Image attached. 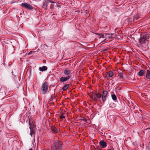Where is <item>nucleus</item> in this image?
<instances>
[{"instance_id": "2", "label": "nucleus", "mask_w": 150, "mask_h": 150, "mask_svg": "<svg viewBox=\"0 0 150 150\" xmlns=\"http://www.w3.org/2000/svg\"><path fill=\"white\" fill-rule=\"evenodd\" d=\"M150 36L149 35L146 34L142 35L139 39V42L141 44H144L147 43V40Z\"/></svg>"}, {"instance_id": "23", "label": "nucleus", "mask_w": 150, "mask_h": 150, "mask_svg": "<svg viewBox=\"0 0 150 150\" xmlns=\"http://www.w3.org/2000/svg\"><path fill=\"white\" fill-rule=\"evenodd\" d=\"M134 18H135V20L138 19L139 18V17L138 15H137L136 16H135V17Z\"/></svg>"}, {"instance_id": "15", "label": "nucleus", "mask_w": 150, "mask_h": 150, "mask_svg": "<svg viewBox=\"0 0 150 150\" xmlns=\"http://www.w3.org/2000/svg\"><path fill=\"white\" fill-rule=\"evenodd\" d=\"M71 84H67L65 85L62 88V90L63 91H66L69 87H70L71 86Z\"/></svg>"}, {"instance_id": "21", "label": "nucleus", "mask_w": 150, "mask_h": 150, "mask_svg": "<svg viewBox=\"0 0 150 150\" xmlns=\"http://www.w3.org/2000/svg\"><path fill=\"white\" fill-rule=\"evenodd\" d=\"M64 113H62L61 115V116L60 117V118L61 119H63L64 118H65V116L64 115Z\"/></svg>"}, {"instance_id": "17", "label": "nucleus", "mask_w": 150, "mask_h": 150, "mask_svg": "<svg viewBox=\"0 0 150 150\" xmlns=\"http://www.w3.org/2000/svg\"><path fill=\"white\" fill-rule=\"evenodd\" d=\"M144 70H141L139 72V75L140 76H142L144 75Z\"/></svg>"}, {"instance_id": "3", "label": "nucleus", "mask_w": 150, "mask_h": 150, "mask_svg": "<svg viewBox=\"0 0 150 150\" xmlns=\"http://www.w3.org/2000/svg\"><path fill=\"white\" fill-rule=\"evenodd\" d=\"M102 97V95L100 93H94L92 96V99L93 100L95 101H100V99Z\"/></svg>"}, {"instance_id": "30", "label": "nucleus", "mask_w": 150, "mask_h": 150, "mask_svg": "<svg viewBox=\"0 0 150 150\" xmlns=\"http://www.w3.org/2000/svg\"><path fill=\"white\" fill-rule=\"evenodd\" d=\"M110 150H114L113 148H112L111 149H110Z\"/></svg>"}, {"instance_id": "20", "label": "nucleus", "mask_w": 150, "mask_h": 150, "mask_svg": "<svg viewBox=\"0 0 150 150\" xmlns=\"http://www.w3.org/2000/svg\"><path fill=\"white\" fill-rule=\"evenodd\" d=\"M123 74L122 72H120L119 73L118 76H119L120 79H122L123 78Z\"/></svg>"}, {"instance_id": "25", "label": "nucleus", "mask_w": 150, "mask_h": 150, "mask_svg": "<svg viewBox=\"0 0 150 150\" xmlns=\"http://www.w3.org/2000/svg\"><path fill=\"white\" fill-rule=\"evenodd\" d=\"M105 78L107 79H109L110 78V77L109 76H105Z\"/></svg>"}, {"instance_id": "10", "label": "nucleus", "mask_w": 150, "mask_h": 150, "mask_svg": "<svg viewBox=\"0 0 150 150\" xmlns=\"http://www.w3.org/2000/svg\"><path fill=\"white\" fill-rule=\"evenodd\" d=\"M50 3L49 0H45L43 3L42 7L45 10H47V6L48 4Z\"/></svg>"}, {"instance_id": "28", "label": "nucleus", "mask_w": 150, "mask_h": 150, "mask_svg": "<svg viewBox=\"0 0 150 150\" xmlns=\"http://www.w3.org/2000/svg\"><path fill=\"white\" fill-rule=\"evenodd\" d=\"M56 6L57 7H60V6L59 5L57 4H56Z\"/></svg>"}, {"instance_id": "27", "label": "nucleus", "mask_w": 150, "mask_h": 150, "mask_svg": "<svg viewBox=\"0 0 150 150\" xmlns=\"http://www.w3.org/2000/svg\"><path fill=\"white\" fill-rule=\"evenodd\" d=\"M50 2H51V3H55V2H54L52 0H51V1L50 0Z\"/></svg>"}, {"instance_id": "1", "label": "nucleus", "mask_w": 150, "mask_h": 150, "mask_svg": "<svg viewBox=\"0 0 150 150\" xmlns=\"http://www.w3.org/2000/svg\"><path fill=\"white\" fill-rule=\"evenodd\" d=\"M62 143L61 142L56 140L52 144V150H62Z\"/></svg>"}, {"instance_id": "26", "label": "nucleus", "mask_w": 150, "mask_h": 150, "mask_svg": "<svg viewBox=\"0 0 150 150\" xmlns=\"http://www.w3.org/2000/svg\"><path fill=\"white\" fill-rule=\"evenodd\" d=\"M82 120H83V121L84 122H86V121H87L85 119V118H83V119H82Z\"/></svg>"}, {"instance_id": "9", "label": "nucleus", "mask_w": 150, "mask_h": 150, "mask_svg": "<svg viewBox=\"0 0 150 150\" xmlns=\"http://www.w3.org/2000/svg\"><path fill=\"white\" fill-rule=\"evenodd\" d=\"M71 72L70 70L66 69L64 70V73L65 75V76H71V75L70 74Z\"/></svg>"}, {"instance_id": "29", "label": "nucleus", "mask_w": 150, "mask_h": 150, "mask_svg": "<svg viewBox=\"0 0 150 150\" xmlns=\"http://www.w3.org/2000/svg\"><path fill=\"white\" fill-rule=\"evenodd\" d=\"M106 34V35H113V34H112V33H110V34Z\"/></svg>"}, {"instance_id": "12", "label": "nucleus", "mask_w": 150, "mask_h": 150, "mask_svg": "<svg viewBox=\"0 0 150 150\" xmlns=\"http://www.w3.org/2000/svg\"><path fill=\"white\" fill-rule=\"evenodd\" d=\"M51 129L52 132L54 134H56L59 131L54 126H53L51 127Z\"/></svg>"}, {"instance_id": "32", "label": "nucleus", "mask_w": 150, "mask_h": 150, "mask_svg": "<svg viewBox=\"0 0 150 150\" xmlns=\"http://www.w3.org/2000/svg\"><path fill=\"white\" fill-rule=\"evenodd\" d=\"M13 71H12V74H13Z\"/></svg>"}, {"instance_id": "24", "label": "nucleus", "mask_w": 150, "mask_h": 150, "mask_svg": "<svg viewBox=\"0 0 150 150\" xmlns=\"http://www.w3.org/2000/svg\"><path fill=\"white\" fill-rule=\"evenodd\" d=\"M54 8V5L52 4H51L50 6V8L51 9L53 8Z\"/></svg>"}, {"instance_id": "13", "label": "nucleus", "mask_w": 150, "mask_h": 150, "mask_svg": "<svg viewBox=\"0 0 150 150\" xmlns=\"http://www.w3.org/2000/svg\"><path fill=\"white\" fill-rule=\"evenodd\" d=\"M96 34L98 35V37L100 39L101 38H104L106 37V34H103L102 33H96Z\"/></svg>"}, {"instance_id": "6", "label": "nucleus", "mask_w": 150, "mask_h": 150, "mask_svg": "<svg viewBox=\"0 0 150 150\" xmlns=\"http://www.w3.org/2000/svg\"><path fill=\"white\" fill-rule=\"evenodd\" d=\"M21 5L23 7L28 9L29 10H32L33 7L30 4L26 3H23Z\"/></svg>"}, {"instance_id": "31", "label": "nucleus", "mask_w": 150, "mask_h": 150, "mask_svg": "<svg viewBox=\"0 0 150 150\" xmlns=\"http://www.w3.org/2000/svg\"><path fill=\"white\" fill-rule=\"evenodd\" d=\"M112 37H110H110H109V39H110V38H112Z\"/></svg>"}, {"instance_id": "4", "label": "nucleus", "mask_w": 150, "mask_h": 150, "mask_svg": "<svg viewBox=\"0 0 150 150\" xmlns=\"http://www.w3.org/2000/svg\"><path fill=\"white\" fill-rule=\"evenodd\" d=\"M48 84L47 82L44 83L41 87V89L43 94L46 93L48 90Z\"/></svg>"}, {"instance_id": "14", "label": "nucleus", "mask_w": 150, "mask_h": 150, "mask_svg": "<svg viewBox=\"0 0 150 150\" xmlns=\"http://www.w3.org/2000/svg\"><path fill=\"white\" fill-rule=\"evenodd\" d=\"M145 76L146 78L150 79V69L146 70Z\"/></svg>"}, {"instance_id": "7", "label": "nucleus", "mask_w": 150, "mask_h": 150, "mask_svg": "<svg viewBox=\"0 0 150 150\" xmlns=\"http://www.w3.org/2000/svg\"><path fill=\"white\" fill-rule=\"evenodd\" d=\"M108 92L106 91H104L102 93V101L104 102L107 99V97Z\"/></svg>"}, {"instance_id": "22", "label": "nucleus", "mask_w": 150, "mask_h": 150, "mask_svg": "<svg viewBox=\"0 0 150 150\" xmlns=\"http://www.w3.org/2000/svg\"><path fill=\"white\" fill-rule=\"evenodd\" d=\"M135 20V18L134 17H131L129 19V21L130 22L134 21Z\"/></svg>"}, {"instance_id": "8", "label": "nucleus", "mask_w": 150, "mask_h": 150, "mask_svg": "<svg viewBox=\"0 0 150 150\" xmlns=\"http://www.w3.org/2000/svg\"><path fill=\"white\" fill-rule=\"evenodd\" d=\"M71 78V76H68L66 77H62L60 79V81L62 82H64L68 80Z\"/></svg>"}, {"instance_id": "5", "label": "nucleus", "mask_w": 150, "mask_h": 150, "mask_svg": "<svg viewBox=\"0 0 150 150\" xmlns=\"http://www.w3.org/2000/svg\"><path fill=\"white\" fill-rule=\"evenodd\" d=\"M29 124L30 125V135L32 137L33 136L35 137V127L34 125H32L30 123V121H29Z\"/></svg>"}, {"instance_id": "11", "label": "nucleus", "mask_w": 150, "mask_h": 150, "mask_svg": "<svg viewBox=\"0 0 150 150\" xmlns=\"http://www.w3.org/2000/svg\"><path fill=\"white\" fill-rule=\"evenodd\" d=\"M99 144L101 147L103 148H105L107 146V143L103 140L100 142Z\"/></svg>"}, {"instance_id": "19", "label": "nucleus", "mask_w": 150, "mask_h": 150, "mask_svg": "<svg viewBox=\"0 0 150 150\" xmlns=\"http://www.w3.org/2000/svg\"><path fill=\"white\" fill-rule=\"evenodd\" d=\"M108 73V76L110 77H112L113 76V73L111 71H109Z\"/></svg>"}, {"instance_id": "18", "label": "nucleus", "mask_w": 150, "mask_h": 150, "mask_svg": "<svg viewBox=\"0 0 150 150\" xmlns=\"http://www.w3.org/2000/svg\"><path fill=\"white\" fill-rule=\"evenodd\" d=\"M111 97L112 99L115 101H116L117 99V97L115 94H114L111 95Z\"/></svg>"}, {"instance_id": "16", "label": "nucleus", "mask_w": 150, "mask_h": 150, "mask_svg": "<svg viewBox=\"0 0 150 150\" xmlns=\"http://www.w3.org/2000/svg\"><path fill=\"white\" fill-rule=\"evenodd\" d=\"M47 69V67L45 66H43L42 67H40L39 68L40 70L42 71L46 70Z\"/></svg>"}]
</instances>
